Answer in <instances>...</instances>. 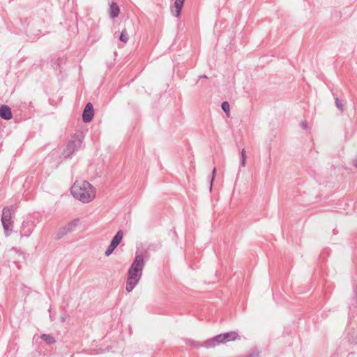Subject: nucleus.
Returning a JSON list of instances; mask_svg holds the SVG:
<instances>
[{"label":"nucleus","mask_w":357,"mask_h":357,"mask_svg":"<svg viewBox=\"0 0 357 357\" xmlns=\"http://www.w3.org/2000/svg\"><path fill=\"white\" fill-rule=\"evenodd\" d=\"M246 153L245 149H242L241 152V165L244 167L245 165Z\"/></svg>","instance_id":"obj_20"},{"label":"nucleus","mask_w":357,"mask_h":357,"mask_svg":"<svg viewBox=\"0 0 357 357\" xmlns=\"http://www.w3.org/2000/svg\"><path fill=\"white\" fill-rule=\"evenodd\" d=\"M26 112L24 111V119H30L35 112L34 107L31 105L30 102L29 105L26 107Z\"/></svg>","instance_id":"obj_12"},{"label":"nucleus","mask_w":357,"mask_h":357,"mask_svg":"<svg viewBox=\"0 0 357 357\" xmlns=\"http://www.w3.org/2000/svg\"><path fill=\"white\" fill-rule=\"evenodd\" d=\"M221 108L225 112L227 116L229 115V111H230V106L227 101H224L221 104Z\"/></svg>","instance_id":"obj_18"},{"label":"nucleus","mask_w":357,"mask_h":357,"mask_svg":"<svg viewBox=\"0 0 357 357\" xmlns=\"http://www.w3.org/2000/svg\"><path fill=\"white\" fill-rule=\"evenodd\" d=\"M199 79H202V78H206V79H207L208 77H207V76H206V75H199Z\"/></svg>","instance_id":"obj_26"},{"label":"nucleus","mask_w":357,"mask_h":357,"mask_svg":"<svg viewBox=\"0 0 357 357\" xmlns=\"http://www.w3.org/2000/svg\"><path fill=\"white\" fill-rule=\"evenodd\" d=\"M68 232L66 231V228L64 227L60 228L59 231L56 232L55 238L57 240L61 239L63 238L65 235H66Z\"/></svg>","instance_id":"obj_15"},{"label":"nucleus","mask_w":357,"mask_h":357,"mask_svg":"<svg viewBox=\"0 0 357 357\" xmlns=\"http://www.w3.org/2000/svg\"><path fill=\"white\" fill-rule=\"evenodd\" d=\"M82 141L78 136H73L63 150L62 155L65 159L70 158L81 146Z\"/></svg>","instance_id":"obj_4"},{"label":"nucleus","mask_w":357,"mask_h":357,"mask_svg":"<svg viewBox=\"0 0 357 357\" xmlns=\"http://www.w3.org/2000/svg\"><path fill=\"white\" fill-rule=\"evenodd\" d=\"M301 126L303 127V128L305 129L307 126V122L306 121H302L301 122Z\"/></svg>","instance_id":"obj_25"},{"label":"nucleus","mask_w":357,"mask_h":357,"mask_svg":"<svg viewBox=\"0 0 357 357\" xmlns=\"http://www.w3.org/2000/svg\"><path fill=\"white\" fill-rule=\"evenodd\" d=\"M123 236V231L121 229L117 231V233L115 234V236L112 238L109 244L112 245V246L117 248V246L119 245V243L122 241Z\"/></svg>","instance_id":"obj_10"},{"label":"nucleus","mask_w":357,"mask_h":357,"mask_svg":"<svg viewBox=\"0 0 357 357\" xmlns=\"http://www.w3.org/2000/svg\"><path fill=\"white\" fill-rule=\"evenodd\" d=\"M116 248V247L112 246V245L109 244L105 252V255L107 257L109 256Z\"/></svg>","instance_id":"obj_21"},{"label":"nucleus","mask_w":357,"mask_h":357,"mask_svg":"<svg viewBox=\"0 0 357 357\" xmlns=\"http://www.w3.org/2000/svg\"><path fill=\"white\" fill-rule=\"evenodd\" d=\"M186 344H188L190 346L194 347L195 348H200L202 347H204V343L199 344L198 342H196V341H195L193 340H190V339L186 340Z\"/></svg>","instance_id":"obj_17"},{"label":"nucleus","mask_w":357,"mask_h":357,"mask_svg":"<svg viewBox=\"0 0 357 357\" xmlns=\"http://www.w3.org/2000/svg\"><path fill=\"white\" fill-rule=\"evenodd\" d=\"M333 234H336V231H335V229L333 230Z\"/></svg>","instance_id":"obj_28"},{"label":"nucleus","mask_w":357,"mask_h":357,"mask_svg":"<svg viewBox=\"0 0 357 357\" xmlns=\"http://www.w3.org/2000/svg\"><path fill=\"white\" fill-rule=\"evenodd\" d=\"M335 106L337 107V108L340 111V112H344V105L342 103L341 100L339 99L338 97H335Z\"/></svg>","instance_id":"obj_19"},{"label":"nucleus","mask_w":357,"mask_h":357,"mask_svg":"<svg viewBox=\"0 0 357 357\" xmlns=\"http://www.w3.org/2000/svg\"><path fill=\"white\" fill-rule=\"evenodd\" d=\"M94 116L93 106L91 102H88L84 108L82 112V121L84 123L91 122Z\"/></svg>","instance_id":"obj_6"},{"label":"nucleus","mask_w":357,"mask_h":357,"mask_svg":"<svg viewBox=\"0 0 357 357\" xmlns=\"http://www.w3.org/2000/svg\"><path fill=\"white\" fill-rule=\"evenodd\" d=\"M50 319H51V320L52 321V320H53V319H52V318H53V316H52V315H50Z\"/></svg>","instance_id":"obj_29"},{"label":"nucleus","mask_w":357,"mask_h":357,"mask_svg":"<svg viewBox=\"0 0 357 357\" xmlns=\"http://www.w3.org/2000/svg\"><path fill=\"white\" fill-rule=\"evenodd\" d=\"M61 320H62V321L63 322V321H65L66 318H65V317H61Z\"/></svg>","instance_id":"obj_27"},{"label":"nucleus","mask_w":357,"mask_h":357,"mask_svg":"<svg viewBox=\"0 0 357 357\" xmlns=\"http://www.w3.org/2000/svg\"><path fill=\"white\" fill-rule=\"evenodd\" d=\"M2 225L6 233V235L8 234V231L11 230L12 222H11V212L8 208H4L2 211L1 218Z\"/></svg>","instance_id":"obj_5"},{"label":"nucleus","mask_w":357,"mask_h":357,"mask_svg":"<svg viewBox=\"0 0 357 357\" xmlns=\"http://www.w3.org/2000/svg\"><path fill=\"white\" fill-rule=\"evenodd\" d=\"M353 165L357 168V153H356V155L355 156L354 160H353Z\"/></svg>","instance_id":"obj_24"},{"label":"nucleus","mask_w":357,"mask_h":357,"mask_svg":"<svg viewBox=\"0 0 357 357\" xmlns=\"http://www.w3.org/2000/svg\"><path fill=\"white\" fill-rule=\"evenodd\" d=\"M185 0H175L174 1V7L175 10H172L173 15L178 17L181 15V10L183 8V4H184Z\"/></svg>","instance_id":"obj_9"},{"label":"nucleus","mask_w":357,"mask_h":357,"mask_svg":"<svg viewBox=\"0 0 357 357\" xmlns=\"http://www.w3.org/2000/svg\"><path fill=\"white\" fill-rule=\"evenodd\" d=\"M78 222L79 219H75L73 221L70 222L68 224H67L66 226H64V227L66 228V231L68 233L71 232L75 230Z\"/></svg>","instance_id":"obj_14"},{"label":"nucleus","mask_w":357,"mask_h":357,"mask_svg":"<svg viewBox=\"0 0 357 357\" xmlns=\"http://www.w3.org/2000/svg\"><path fill=\"white\" fill-rule=\"evenodd\" d=\"M40 338L48 345H52L56 343L54 337L51 334H42Z\"/></svg>","instance_id":"obj_11"},{"label":"nucleus","mask_w":357,"mask_h":357,"mask_svg":"<svg viewBox=\"0 0 357 357\" xmlns=\"http://www.w3.org/2000/svg\"><path fill=\"white\" fill-rule=\"evenodd\" d=\"M248 357H259V351L257 349H253Z\"/></svg>","instance_id":"obj_22"},{"label":"nucleus","mask_w":357,"mask_h":357,"mask_svg":"<svg viewBox=\"0 0 357 357\" xmlns=\"http://www.w3.org/2000/svg\"><path fill=\"white\" fill-rule=\"evenodd\" d=\"M109 12V17L112 19H114L118 17L119 12H120V9H119L118 4L116 2L112 1L111 3Z\"/></svg>","instance_id":"obj_8"},{"label":"nucleus","mask_w":357,"mask_h":357,"mask_svg":"<svg viewBox=\"0 0 357 357\" xmlns=\"http://www.w3.org/2000/svg\"><path fill=\"white\" fill-rule=\"evenodd\" d=\"M72 195L83 203L91 202L96 197L92 185L86 181H75L70 188Z\"/></svg>","instance_id":"obj_2"},{"label":"nucleus","mask_w":357,"mask_h":357,"mask_svg":"<svg viewBox=\"0 0 357 357\" xmlns=\"http://www.w3.org/2000/svg\"><path fill=\"white\" fill-rule=\"evenodd\" d=\"M26 224L27 225L26 227L24 225V236H29L35 226L32 221H27Z\"/></svg>","instance_id":"obj_13"},{"label":"nucleus","mask_w":357,"mask_h":357,"mask_svg":"<svg viewBox=\"0 0 357 357\" xmlns=\"http://www.w3.org/2000/svg\"><path fill=\"white\" fill-rule=\"evenodd\" d=\"M237 339H240V337L236 332H227L219 334L211 339L207 340L204 342V346L206 348H212L220 344H225L227 342L234 341Z\"/></svg>","instance_id":"obj_3"},{"label":"nucleus","mask_w":357,"mask_h":357,"mask_svg":"<svg viewBox=\"0 0 357 357\" xmlns=\"http://www.w3.org/2000/svg\"><path fill=\"white\" fill-rule=\"evenodd\" d=\"M119 40L121 41V42H123V43H127L129 40V36L127 33V31L126 29H124L120 36H119Z\"/></svg>","instance_id":"obj_16"},{"label":"nucleus","mask_w":357,"mask_h":357,"mask_svg":"<svg viewBox=\"0 0 357 357\" xmlns=\"http://www.w3.org/2000/svg\"><path fill=\"white\" fill-rule=\"evenodd\" d=\"M50 319H51V320L52 321V320H53V319H52V318H53V316H52V315H50Z\"/></svg>","instance_id":"obj_30"},{"label":"nucleus","mask_w":357,"mask_h":357,"mask_svg":"<svg viewBox=\"0 0 357 357\" xmlns=\"http://www.w3.org/2000/svg\"><path fill=\"white\" fill-rule=\"evenodd\" d=\"M0 117L4 120H9L12 118V113L10 107L7 105L0 107Z\"/></svg>","instance_id":"obj_7"},{"label":"nucleus","mask_w":357,"mask_h":357,"mask_svg":"<svg viewBox=\"0 0 357 357\" xmlns=\"http://www.w3.org/2000/svg\"><path fill=\"white\" fill-rule=\"evenodd\" d=\"M215 173H216V168L214 167L213 171H212V176H211V188H212V183H213V181L215 176Z\"/></svg>","instance_id":"obj_23"},{"label":"nucleus","mask_w":357,"mask_h":357,"mask_svg":"<svg viewBox=\"0 0 357 357\" xmlns=\"http://www.w3.org/2000/svg\"><path fill=\"white\" fill-rule=\"evenodd\" d=\"M145 257H149L147 251H136L134 259L128 270L126 289L131 292L142 278L145 266Z\"/></svg>","instance_id":"obj_1"}]
</instances>
